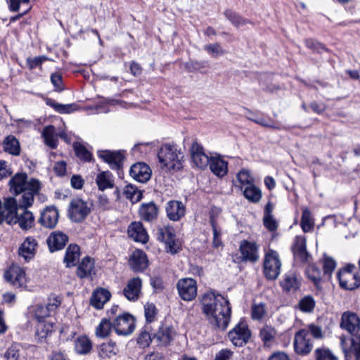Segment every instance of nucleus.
I'll list each match as a JSON object with an SVG mask.
<instances>
[{
    "label": "nucleus",
    "instance_id": "1",
    "mask_svg": "<svg viewBox=\"0 0 360 360\" xmlns=\"http://www.w3.org/2000/svg\"><path fill=\"white\" fill-rule=\"evenodd\" d=\"M200 304L202 313L211 324L221 330L227 328L231 314L227 298L214 290H209L202 295Z\"/></svg>",
    "mask_w": 360,
    "mask_h": 360
},
{
    "label": "nucleus",
    "instance_id": "2",
    "mask_svg": "<svg viewBox=\"0 0 360 360\" xmlns=\"http://www.w3.org/2000/svg\"><path fill=\"white\" fill-rule=\"evenodd\" d=\"M10 191L18 195L22 194L19 199V206L24 209L32 206L34 198L39 193L41 182L34 178L27 179L26 173H16L9 181Z\"/></svg>",
    "mask_w": 360,
    "mask_h": 360
},
{
    "label": "nucleus",
    "instance_id": "3",
    "mask_svg": "<svg viewBox=\"0 0 360 360\" xmlns=\"http://www.w3.org/2000/svg\"><path fill=\"white\" fill-rule=\"evenodd\" d=\"M158 156L162 168L170 170L180 169L182 167L181 160L183 155L173 146L165 145L162 146Z\"/></svg>",
    "mask_w": 360,
    "mask_h": 360
},
{
    "label": "nucleus",
    "instance_id": "4",
    "mask_svg": "<svg viewBox=\"0 0 360 360\" xmlns=\"http://www.w3.org/2000/svg\"><path fill=\"white\" fill-rule=\"evenodd\" d=\"M354 264H347L338 272V278L342 288L353 290L360 287V276Z\"/></svg>",
    "mask_w": 360,
    "mask_h": 360
},
{
    "label": "nucleus",
    "instance_id": "5",
    "mask_svg": "<svg viewBox=\"0 0 360 360\" xmlns=\"http://www.w3.org/2000/svg\"><path fill=\"white\" fill-rule=\"evenodd\" d=\"M282 263L278 253L269 250L265 255L264 260V274L269 280H276L281 274Z\"/></svg>",
    "mask_w": 360,
    "mask_h": 360
},
{
    "label": "nucleus",
    "instance_id": "6",
    "mask_svg": "<svg viewBox=\"0 0 360 360\" xmlns=\"http://www.w3.org/2000/svg\"><path fill=\"white\" fill-rule=\"evenodd\" d=\"M345 360H360V335L340 338Z\"/></svg>",
    "mask_w": 360,
    "mask_h": 360
},
{
    "label": "nucleus",
    "instance_id": "7",
    "mask_svg": "<svg viewBox=\"0 0 360 360\" xmlns=\"http://www.w3.org/2000/svg\"><path fill=\"white\" fill-rule=\"evenodd\" d=\"M91 207L88 202L81 198H73L69 205L68 214L70 219L79 222L84 219L90 213Z\"/></svg>",
    "mask_w": 360,
    "mask_h": 360
},
{
    "label": "nucleus",
    "instance_id": "8",
    "mask_svg": "<svg viewBox=\"0 0 360 360\" xmlns=\"http://www.w3.org/2000/svg\"><path fill=\"white\" fill-rule=\"evenodd\" d=\"M176 289L179 297L184 301L193 300L198 293L197 283L192 278H182L176 283Z\"/></svg>",
    "mask_w": 360,
    "mask_h": 360
},
{
    "label": "nucleus",
    "instance_id": "9",
    "mask_svg": "<svg viewBox=\"0 0 360 360\" xmlns=\"http://www.w3.org/2000/svg\"><path fill=\"white\" fill-rule=\"evenodd\" d=\"M157 237L159 240L166 245L168 252L176 254L180 250L181 246L175 240V234L172 227L167 226L159 227L157 230Z\"/></svg>",
    "mask_w": 360,
    "mask_h": 360
},
{
    "label": "nucleus",
    "instance_id": "10",
    "mask_svg": "<svg viewBox=\"0 0 360 360\" xmlns=\"http://www.w3.org/2000/svg\"><path fill=\"white\" fill-rule=\"evenodd\" d=\"M60 304V300L58 297H50L47 304H37L32 307L30 312L41 323L46 317L54 312Z\"/></svg>",
    "mask_w": 360,
    "mask_h": 360
},
{
    "label": "nucleus",
    "instance_id": "11",
    "mask_svg": "<svg viewBox=\"0 0 360 360\" xmlns=\"http://www.w3.org/2000/svg\"><path fill=\"white\" fill-rule=\"evenodd\" d=\"M250 336V330L245 322H240L228 334L230 341L236 347H242L245 345Z\"/></svg>",
    "mask_w": 360,
    "mask_h": 360
},
{
    "label": "nucleus",
    "instance_id": "12",
    "mask_svg": "<svg viewBox=\"0 0 360 360\" xmlns=\"http://www.w3.org/2000/svg\"><path fill=\"white\" fill-rule=\"evenodd\" d=\"M113 328L119 335L131 334L135 329L134 317L128 313L118 316L113 321Z\"/></svg>",
    "mask_w": 360,
    "mask_h": 360
},
{
    "label": "nucleus",
    "instance_id": "13",
    "mask_svg": "<svg viewBox=\"0 0 360 360\" xmlns=\"http://www.w3.org/2000/svg\"><path fill=\"white\" fill-rule=\"evenodd\" d=\"M293 345L297 354L300 355L309 354L313 348V343L311 338L309 337V332L305 329L297 331L295 335Z\"/></svg>",
    "mask_w": 360,
    "mask_h": 360
},
{
    "label": "nucleus",
    "instance_id": "14",
    "mask_svg": "<svg viewBox=\"0 0 360 360\" xmlns=\"http://www.w3.org/2000/svg\"><path fill=\"white\" fill-rule=\"evenodd\" d=\"M239 252L242 262L255 263L259 260V245L255 242L242 240Z\"/></svg>",
    "mask_w": 360,
    "mask_h": 360
},
{
    "label": "nucleus",
    "instance_id": "15",
    "mask_svg": "<svg viewBox=\"0 0 360 360\" xmlns=\"http://www.w3.org/2000/svg\"><path fill=\"white\" fill-rule=\"evenodd\" d=\"M341 328L347 330L351 336L360 335V318L352 311H345L342 314L340 322Z\"/></svg>",
    "mask_w": 360,
    "mask_h": 360
},
{
    "label": "nucleus",
    "instance_id": "16",
    "mask_svg": "<svg viewBox=\"0 0 360 360\" xmlns=\"http://www.w3.org/2000/svg\"><path fill=\"white\" fill-rule=\"evenodd\" d=\"M5 279L15 288L25 285L27 278L25 270L18 265L11 266L4 273Z\"/></svg>",
    "mask_w": 360,
    "mask_h": 360
},
{
    "label": "nucleus",
    "instance_id": "17",
    "mask_svg": "<svg viewBox=\"0 0 360 360\" xmlns=\"http://www.w3.org/2000/svg\"><path fill=\"white\" fill-rule=\"evenodd\" d=\"M17 210L16 200L13 198L6 199L0 212V224L4 221L9 224H16Z\"/></svg>",
    "mask_w": 360,
    "mask_h": 360
},
{
    "label": "nucleus",
    "instance_id": "18",
    "mask_svg": "<svg viewBox=\"0 0 360 360\" xmlns=\"http://www.w3.org/2000/svg\"><path fill=\"white\" fill-rule=\"evenodd\" d=\"M191 159L195 167L205 169L209 165L210 158L204 152L203 148L197 142H194L191 148Z\"/></svg>",
    "mask_w": 360,
    "mask_h": 360
},
{
    "label": "nucleus",
    "instance_id": "19",
    "mask_svg": "<svg viewBox=\"0 0 360 360\" xmlns=\"http://www.w3.org/2000/svg\"><path fill=\"white\" fill-rule=\"evenodd\" d=\"M129 174L136 181L146 183L150 179L151 169L146 163L137 162L131 167Z\"/></svg>",
    "mask_w": 360,
    "mask_h": 360
},
{
    "label": "nucleus",
    "instance_id": "20",
    "mask_svg": "<svg viewBox=\"0 0 360 360\" xmlns=\"http://www.w3.org/2000/svg\"><path fill=\"white\" fill-rule=\"evenodd\" d=\"M129 264L134 272L143 271L148 264L146 253L141 250H135L129 259Z\"/></svg>",
    "mask_w": 360,
    "mask_h": 360
},
{
    "label": "nucleus",
    "instance_id": "21",
    "mask_svg": "<svg viewBox=\"0 0 360 360\" xmlns=\"http://www.w3.org/2000/svg\"><path fill=\"white\" fill-rule=\"evenodd\" d=\"M142 287V281L139 277H135L128 281L123 289V295L129 301L139 299Z\"/></svg>",
    "mask_w": 360,
    "mask_h": 360
},
{
    "label": "nucleus",
    "instance_id": "22",
    "mask_svg": "<svg viewBox=\"0 0 360 360\" xmlns=\"http://www.w3.org/2000/svg\"><path fill=\"white\" fill-rule=\"evenodd\" d=\"M37 247L38 243L34 238L27 237L18 249V255L25 261H29L34 257Z\"/></svg>",
    "mask_w": 360,
    "mask_h": 360
},
{
    "label": "nucleus",
    "instance_id": "23",
    "mask_svg": "<svg viewBox=\"0 0 360 360\" xmlns=\"http://www.w3.org/2000/svg\"><path fill=\"white\" fill-rule=\"evenodd\" d=\"M98 155L110 165L112 169H118L122 165L124 155L120 151L98 150Z\"/></svg>",
    "mask_w": 360,
    "mask_h": 360
},
{
    "label": "nucleus",
    "instance_id": "24",
    "mask_svg": "<svg viewBox=\"0 0 360 360\" xmlns=\"http://www.w3.org/2000/svg\"><path fill=\"white\" fill-rule=\"evenodd\" d=\"M68 241V237L61 231H53L47 238L46 243L51 252L62 250Z\"/></svg>",
    "mask_w": 360,
    "mask_h": 360
},
{
    "label": "nucleus",
    "instance_id": "25",
    "mask_svg": "<svg viewBox=\"0 0 360 360\" xmlns=\"http://www.w3.org/2000/svg\"><path fill=\"white\" fill-rule=\"evenodd\" d=\"M58 211L55 207H46L41 212L39 222L44 227L53 229L58 223Z\"/></svg>",
    "mask_w": 360,
    "mask_h": 360
},
{
    "label": "nucleus",
    "instance_id": "26",
    "mask_svg": "<svg viewBox=\"0 0 360 360\" xmlns=\"http://www.w3.org/2000/svg\"><path fill=\"white\" fill-rule=\"evenodd\" d=\"M128 235L134 240L146 243L148 240V235L141 222L134 221L128 228Z\"/></svg>",
    "mask_w": 360,
    "mask_h": 360
},
{
    "label": "nucleus",
    "instance_id": "27",
    "mask_svg": "<svg viewBox=\"0 0 360 360\" xmlns=\"http://www.w3.org/2000/svg\"><path fill=\"white\" fill-rule=\"evenodd\" d=\"M166 212L170 220L179 221L185 215L186 207L180 201L171 200L167 204Z\"/></svg>",
    "mask_w": 360,
    "mask_h": 360
},
{
    "label": "nucleus",
    "instance_id": "28",
    "mask_svg": "<svg viewBox=\"0 0 360 360\" xmlns=\"http://www.w3.org/2000/svg\"><path fill=\"white\" fill-rule=\"evenodd\" d=\"M292 252L294 257L297 260L301 262H306L308 261L309 254L307 251L306 240L304 237H295L292 246Z\"/></svg>",
    "mask_w": 360,
    "mask_h": 360
},
{
    "label": "nucleus",
    "instance_id": "29",
    "mask_svg": "<svg viewBox=\"0 0 360 360\" xmlns=\"http://www.w3.org/2000/svg\"><path fill=\"white\" fill-rule=\"evenodd\" d=\"M174 334V332L170 326L162 325L155 333L153 338L158 342V345L167 346L171 342Z\"/></svg>",
    "mask_w": 360,
    "mask_h": 360
},
{
    "label": "nucleus",
    "instance_id": "30",
    "mask_svg": "<svg viewBox=\"0 0 360 360\" xmlns=\"http://www.w3.org/2000/svg\"><path fill=\"white\" fill-rule=\"evenodd\" d=\"M110 292L105 289L101 288L95 290L91 297V304L96 309H102L104 304L110 298Z\"/></svg>",
    "mask_w": 360,
    "mask_h": 360
},
{
    "label": "nucleus",
    "instance_id": "31",
    "mask_svg": "<svg viewBox=\"0 0 360 360\" xmlns=\"http://www.w3.org/2000/svg\"><path fill=\"white\" fill-rule=\"evenodd\" d=\"M141 218L146 221L155 220L158 214V208L153 202L142 204L139 208Z\"/></svg>",
    "mask_w": 360,
    "mask_h": 360
},
{
    "label": "nucleus",
    "instance_id": "32",
    "mask_svg": "<svg viewBox=\"0 0 360 360\" xmlns=\"http://www.w3.org/2000/svg\"><path fill=\"white\" fill-rule=\"evenodd\" d=\"M209 165L211 171L217 176H224L227 173V162L220 157L210 158Z\"/></svg>",
    "mask_w": 360,
    "mask_h": 360
},
{
    "label": "nucleus",
    "instance_id": "33",
    "mask_svg": "<svg viewBox=\"0 0 360 360\" xmlns=\"http://www.w3.org/2000/svg\"><path fill=\"white\" fill-rule=\"evenodd\" d=\"M3 148L5 152L17 156L20 155V146L18 140L13 135L6 136L3 143Z\"/></svg>",
    "mask_w": 360,
    "mask_h": 360
},
{
    "label": "nucleus",
    "instance_id": "34",
    "mask_svg": "<svg viewBox=\"0 0 360 360\" xmlns=\"http://www.w3.org/2000/svg\"><path fill=\"white\" fill-rule=\"evenodd\" d=\"M77 245L70 244L66 250L64 262L68 267L73 266L78 261L80 252Z\"/></svg>",
    "mask_w": 360,
    "mask_h": 360
},
{
    "label": "nucleus",
    "instance_id": "35",
    "mask_svg": "<svg viewBox=\"0 0 360 360\" xmlns=\"http://www.w3.org/2000/svg\"><path fill=\"white\" fill-rule=\"evenodd\" d=\"M4 358L5 360H23L22 346L18 343H13L4 352Z\"/></svg>",
    "mask_w": 360,
    "mask_h": 360
},
{
    "label": "nucleus",
    "instance_id": "36",
    "mask_svg": "<svg viewBox=\"0 0 360 360\" xmlns=\"http://www.w3.org/2000/svg\"><path fill=\"white\" fill-rule=\"evenodd\" d=\"M94 267V262L92 259L89 257L84 258L77 267V276L82 278L89 276Z\"/></svg>",
    "mask_w": 360,
    "mask_h": 360
},
{
    "label": "nucleus",
    "instance_id": "37",
    "mask_svg": "<svg viewBox=\"0 0 360 360\" xmlns=\"http://www.w3.org/2000/svg\"><path fill=\"white\" fill-rule=\"evenodd\" d=\"M16 219V224L18 223L22 229L27 230L33 226L34 217L31 212L24 210L20 214H17Z\"/></svg>",
    "mask_w": 360,
    "mask_h": 360
},
{
    "label": "nucleus",
    "instance_id": "38",
    "mask_svg": "<svg viewBox=\"0 0 360 360\" xmlns=\"http://www.w3.org/2000/svg\"><path fill=\"white\" fill-rule=\"evenodd\" d=\"M245 198L250 202L256 203L262 198V194L261 190L254 185V183L243 188Z\"/></svg>",
    "mask_w": 360,
    "mask_h": 360
},
{
    "label": "nucleus",
    "instance_id": "39",
    "mask_svg": "<svg viewBox=\"0 0 360 360\" xmlns=\"http://www.w3.org/2000/svg\"><path fill=\"white\" fill-rule=\"evenodd\" d=\"M96 183L98 188L103 191L113 187V177L110 172H103L98 174L96 179Z\"/></svg>",
    "mask_w": 360,
    "mask_h": 360
},
{
    "label": "nucleus",
    "instance_id": "40",
    "mask_svg": "<svg viewBox=\"0 0 360 360\" xmlns=\"http://www.w3.org/2000/svg\"><path fill=\"white\" fill-rule=\"evenodd\" d=\"M42 136L45 143L51 148L57 146V134L55 131V127L52 125L46 127L42 132Z\"/></svg>",
    "mask_w": 360,
    "mask_h": 360
},
{
    "label": "nucleus",
    "instance_id": "41",
    "mask_svg": "<svg viewBox=\"0 0 360 360\" xmlns=\"http://www.w3.org/2000/svg\"><path fill=\"white\" fill-rule=\"evenodd\" d=\"M92 347L91 340L86 336H80L77 338L75 342V349L80 354L89 353Z\"/></svg>",
    "mask_w": 360,
    "mask_h": 360
},
{
    "label": "nucleus",
    "instance_id": "42",
    "mask_svg": "<svg viewBox=\"0 0 360 360\" xmlns=\"http://www.w3.org/2000/svg\"><path fill=\"white\" fill-rule=\"evenodd\" d=\"M306 274L308 278L314 283L315 286L321 289V272L320 269L314 264L309 265L306 269Z\"/></svg>",
    "mask_w": 360,
    "mask_h": 360
},
{
    "label": "nucleus",
    "instance_id": "43",
    "mask_svg": "<svg viewBox=\"0 0 360 360\" xmlns=\"http://www.w3.org/2000/svg\"><path fill=\"white\" fill-rule=\"evenodd\" d=\"M210 222L212 226V231H213V246L214 248H218L221 245V229L219 227L217 219L214 216V210H212L210 212Z\"/></svg>",
    "mask_w": 360,
    "mask_h": 360
},
{
    "label": "nucleus",
    "instance_id": "44",
    "mask_svg": "<svg viewBox=\"0 0 360 360\" xmlns=\"http://www.w3.org/2000/svg\"><path fill=\"white\" fill-rule=\"evenodd\" d=\"M113 327L112 323L108 319H103L98 326L96 328V335L101 338H105L109 335Z\"/></svg>",
    "mask_w": 360,
    "mask_h": 360
},
{
    "label": "nucleus",
    "instance_id": "45",
    "mask_svg": "<svg viewBox=\"0 0 360 360\" xmlns=\"http://www.w3.org/2000/svg\"><path fill=\"white\" fill-rule=\"evenodd\" d=\"M119 349L115 342L110 341L101 345L100 356L103 358H111L117 354Z\"/></svg>",
    "mask_w": 360,
    "mask_h": 360
},
{
    "label": "nucleus",
    "instance_id": "46",
    "mask_svg": "<svg viewBox=\"0 0 360 360\" xmlns=\"http://www.w3.org/2000/svg\"><path fill=\"white\" fill-rule=\"evenodd\" d=\"M314 225V219L309 210L307 207L302 210L301 226L304 232L310 231Z\"/></svg>",
    "mask_w": 360,
    "mask_h": 360
},
{
    "label": "nucleus",
    "instance_id": "47",
    "mask_svg": "<svg viewBox=\"0 0 360 360\" xmlns=\"http://www.w3.org/2000/svg\"><path fill=\"white\" fill-rule=\"evenodd\" d=\"M316 360H338V356L328 348L320 347L314 351Z\"/></svg>",
    "mask_w": 360,
    "mask_h": 360
},
{
    "label": "nucleus",
    "instance_id": "48",
    "mask_svg": "<svg viewBox=\"0 0 360 360\" xmlns=\"http://www.w3.org/2000/svg\"><path fill=\"white\" fill-rule=\"evenodd\" d=\"M316 302L313 297L307 295L302 298L299 302V309L305 313H311L314 311Z\"/></svg>",
    "mask_w": 360,
    "mask_h": 360
},
{
    "label": "nucleus",
    "instance_id": "49",
    "mask_svg": "<svg viewBox=\"0 0 360 360\" xmlns=\"http://www.w3.org/2000/svg\"><path fill=\"white\" fill-rule=\"evenodd\" d=\"M124 195L126 198L130 200L132 202H136L142 198V193L131 185L127 186L124 188Z\"/></svg>",
    "mask_w": 360,
    "mask_h": 360
},
{
    "label": "nucleus",
    "instance_id": "50",
    "mask_svg": "<svg viewBox=\"0 0 360 360\" xmlns=\"http://www.w3.org/2000/svg\"><path fill=\"white\" fill-rule=\"evenodd\" d=\"M237 180L241 189L254 183V179L246 169L240 170L237 174Z\"/></svg>",
    "mask_w": 360,
    "mask_h": 360
},
{
    "label": "nucleus",
    "instance_id": "51",
    "mask_svg": "<svg viewBox=\"0 0 360 360\" xmlns=\"http://www.w3.org/2000/svg\"><path fill=\"white\" fill-rule=\"evenodd\" d=\"M281 285L284 290L288 291L296 290L298 288L296 276L293 274H286L281 283Z\"/></svg>",
    "mask_w": 360,
    "mask_h": 360
},
{
    "label": "nucleus",
    "instance_id": "52",
    "mask_svg": "<svg viewBox=\"0 0 360 360\" xmlns=\"http://www.w3.org/2000/svg\"><path fill=\"white\" fill-rule=\"evenodd\" d=\"M144 315L147 323H152L156 320L158 309L153 303L147 302L144 305Z\"/></svg>",
    "mask_w": 360,
    "mask_h": 360
},
{
    "label": "nucleus",
    "instance_id": "53",
    "mask_svg": "<svg viewBox=\"0 0 360 360\" xmlns=\"http://www.w3.org/2000/svg\"><path fill=\"white\" fill-rule=\"evenodd\" d=\"M276 335V330L269 326H264L260 330V337L266 345L272 342Z\"/></svg>",
    "mask_w": 360,
    "mask_h": 360
},
{
    "label": "nucleus",
    "instance_id": "54",
    "mask_svg": "<svg viewBox=\"0 0 360 360\" xmlns=\"http://www.w3.org/2000/svg\"><path fill=\"white\" fill-rule=\"evenodd\" d=\"M152 338L146 327L141 330L137 338V344L141 348L148 347L151 343Z\"/></svg>",
    "mask_w": 360,
    "mask_h": 360
},
{
    "label": "nucleus",
    "instance_id": "55",
    "mask_svg": "<svg viewBox=\"0 0 360 360\" xmlns=\"http://www.w3.org/2000/svg\"><path fill=\"white\" fill-rule=\"evenodd\" d=\"M74 150L77 156L81 160L90 161L91 160V153L81 143H75Z\"/></svg>",
    "mask_w": 360,
    "mask_h": 360
},
{
    "label": "nucleus",
    "instance_id": "56",
    "mask_svg": "<svg viewBox=\"0 0 360 360\" xmlns=\"http://www.w3.org/2000/svg\"><path fill=\"white\" fill-rule=\"evenodd\" d=\"M324 275L330 277L336 267V262L332 257L325 255L323 259Z\"/></svg>",
    "mask_w": 360,
    "mask_h": 360
},
{
    "label": "nucleus",
    "instance_id": "57",
    "mask_svg": "<svg viewBox=\"0 0 360 360\" xmlns=\"http://www.w3.org/2000/svg\"><path fill=\"white\" fill-rule=\"evenodd\" d=\"M51 105L59 113H71L78 110L77 105L75 103L63 105L53 102Z\"/></svg>",
    "mask_w": 360,
    "mask_h": 360
},
{
    "label": "nucleus",
    "instance_id": "58",
    "mask_svg": "<svg viewBox=\"0 0 360 360\" xmlns=\"http://www.w3.org/2000/svg\"><path fill=\"white\" fill-rule=\"evenodd\" d=\"M204 49L214 58L226 53L225 50L218 43L207 44L204 46Z\"/></svg>",
    "mask_w": 360,
    "mask_h": 360
},
{
    "label": "nucleus",
    "instance_id": "59",
    "mask_svg": "<svg viewBox=\"0 0 360 360\" xmlns=\"http://www.w3.org/2000/svg\"><path fill=\"white\" fill-rule=\"evenodd\" d=\"M224 15L231 21V22L236 27L244 25L247 23L246 20L242 18L240 16L236 15L230 10L226 11Z\"/></svg>",
    "mask_w": 360,
    "mask_h": 360
},
{
    "label": "nucleus",
    "instance_id": "60",
    "mask_svg": "<svg viewBox=\"0 0 360 360\" xmlns=\"http://www.w3.org/2000/svg\"><path fill=\"white\" fill-rule=\"evenodd\" d=\"M53 326L51 323H40L37 326V333L40 338H44L53 331Z\"/></svg>",
    "mask_w": 360,
    "mask_h": 360
},
{
    "label": "nucleus",
    "instance_id": "61",
    "mask_svg": "<svg viewBox=\"0 0 360 360\" xmlns=\"http://www.w3.org/2000/svg\"><path fill=\"white\" fill-rule=\"evenodd\" d=\"M265 314L266 310L264 304L259 303L252 307V317L253 319L259 320L264 316Z\"/></svg>",
    "mask_w": 360,
    "mask_h": 360
},
{
    "label": "nucleus",
    "instance_id": "62",
    "mask_svg": "<svg viewBox=\"0 0 360 360\" xmlns=\"http://www.w3.org/2000/svg\"><path fill=\"white\" fill-rule=\"evenodd\" d=\"M48 60V58L44 56H40L34 58H28L27 59V64L30 70L34 69L41 65L44 62Z\"/></svg>",
    "mask_w": 360,
    "mask_h": 360
},
{
    "label": "nucleus",
    "instance_id": "63",
    "mask_svg": "<svg viewBox=\"0 0 360 360\" xmlns=\"http://www.w3.org/2000/svg\"><path fill=\"white\" fill-rule=\"evenodd\" d=\"M10 165L5 160H0V179L7 178L12 174Z\"/></svg>",
    "mask_w": 360,
    "mask_h": 360
},
{
    "label": "nucleus",
    "instance_id": "64",
    "mask_svg": "<svg viewBox=\"0 0 360 360\" xmlns=\"http://www.w3.org/2000/svg\"><path fill=\"white\" fill-rule=\"evenodd\" d=\"M233 352L228 349H224L217 353L214 360H231Z\"/></svg>",
    "mask_w": 360,
    "mask_h": 360
}]
</instances>
